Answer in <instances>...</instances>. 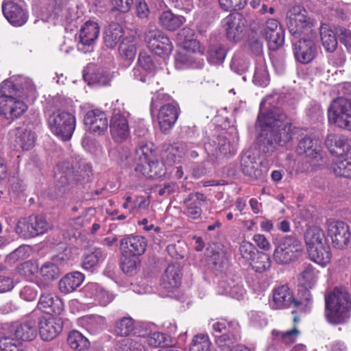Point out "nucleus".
<instances>
[{"label":"nucleus","mask_w":351,"mask_h":351,"mask_svg":"<svg viewBox=\"0 0 351 351\" xmlns=\"http://www.w3.org/2000/svg\"><path fill=\"white\" fill-rule=\"evenodd\" d=\"M256 125L260 128L257 146L260 152L268 154L291 141L296 129L283 110L267 103V99L260 104Z\"/></svg>","instance_id":"obj_1"},{"label":"nucleus","mask_w":351,"mask_h":351,"mask_svg":"<svg viewBox=\"0 0 351 351\" xmlns=\"http://www.w3.org/2000/svg\"><path fill=\"white\" fill-rule=\"evenodd\" d=\"M350 310L351 298L346 289L335 288L325 296L324 315L330 324H346L350 319Z\"/></svg>","instance_id":"obj_2"},{"label":"nucleus","mask_w":351,"mask_h":351,"mask_svg":"<svg viewBox=\"0 0 351 351\" xmlns=\"http://www.w3.org/2000/svg\"><path fill=\"white\" fill-rule=\"evenodd\" d=\"M57 167V186L59 188L66 189L76 183L87 182L93 174L90 165L84 160L76 162L75 165L69 161H64L59 163Z\"/></svg>","instance_id":"obj_3"},{"label":"nucleus","mask_w":351,"mask_h":351,"mask_svg":"<svg viewBox=\"0 0 351 351\" xmlns=\"http://www.w3.org/2000/svg\"><path fill=\"white\" fill-rule=\"evenodd\" d=\"M286 23L290 34L295 39L317 36L313 29V20L308 16V12L302 7H293L287 13Z\"/></svg>","instance_id":"obj_4"},{"label":"nucleus","mask_w":351,"mask_h":351,"mask_svg":"<svg viewBox=\"0 0 351 351\" xmlns=\"http://www.w3.org/2000/svg\"><path fill=\"white\" fill-rule=\"evenodd\" d=\"M48 126L55 136L64 141L70 140L75 129V117L71 112L58 110L47 118Z\"/></svg>","instance_id":"obj_5"},{"label":"nucleus","mask_w":351,"mask_h":351,"mask_svg":"<svg viewBox=\"0 0 351 351\" xmlns=\"http://www.w3.org/2000/svg\"><path fill=\"white\" fill-rule=\"evenodd\" d=\"M302 252V243L295 234L287 235L278 241L273 254L274 261L288 265L296 261Z\"/></svg>","instance_id":"obj_6"},{"label":"nucleus","mask_w":351,"mask_h":351,"mask_svg":"<svg viewBox=\"0 0 351 351\" xmlns=\"http://www.w3.org/2000/svg\"><path fill=\"white\" fill-rule=\"evenodd\" d=\"M238 324L234 322L221 319L212 326L215 342L221 351H232L239 338L235 334Z\"/></svg>","instance_id":"obj_7"},{"label":"nucleus","mask_w":351,"mask_h":351,"mask_svg":"<svg viewBox=\"0 0 351 351\" xmlns=\"http://www.w3.org/2000/svg\"><path fill=\"white\" fill-rule=\"evenodd\" d=\"M328 121L336 126L351 131V100L339 97L328 108Z\"/></svg>","instance_id":"obj_8"},{"label":"nucleus","mask_w":351,"mask_h":351,"mask_svg":"<svg viewBox=\"0 0 351 351\" xmlns=\"http://www.w3.org/2000/svg\"><path fill=\"white\" fill-rule=\"evenodd\" d=\"M51 225L42 215H31L21 218L16 225V232L24 237H34L45 233Z\"/></svg>","instance_id":"obj_9"},{"label":"nucleus","mask_w":351,"mask_h":351,"mask_svg":"<svg viewBox=\"0 0 351 351\" xmlns=\"http://www.w3.org/2000/svg\"><path fill=\"white\" fill-rule=\"evenodd\" d=\"M100 32L99 25L92 21H87L80 28L78 34L77 48L84 53L91 52Z\"/></svg>","instance_id":"obj_10"},{"label":"nucleus","mask_w":351,"mask_h":351,"mask_svg":"<svg viewBox=\"0 0 351 351\" xmlns=\"http://www.w3.org/2000/svg\"><path fill=\"white\" fill-rule=\"evenodd\" d=\"M327 228L328 235L330 237L334 247L343 250L348 246L351 234L347 223L342 221H329Z\"/></svg>","instance_id":"obj_11"},{"label":"nucleus","mask_w":351,"mask_h":351,"mask_svg":"<svg viewBox=\"0 0 351 351\" xmlns=\"http://www.w3.org/2000/svg\"><path fill=\"white\" fill-rule=\"evenodd\" d=\"M311 36L292 40L293 53L297 61L302 64L311 62L317 55V47Z\"/></svg>","instance_id":"obj_12"},{"label":"nucleus","mask_w":351,"mask_h":351,"mask_svg":"<svg viewBox=\"0 0 351 351\" xmlns=\"http://www.w3.org/2000/svg\"><path fill=\"white\" fill-rule=\"evenodd\" d=\"M247 21L239 12H234L227 16L223 21L228 40L237 43L241 40Z\"/></svg>","instance_id":"obj_13"},{"label":"nucleus","mask_w":351,"mask_h":351,"mask_svg":"<svg viewBox=\"0 0 351 351\" xmlns=\"http://www.w3.org/2000/svg\"><path fill=\"white\" fill-rule=\"evenodd\" d=\"M297 152L299 155H305L307 158L317 162H323L324 159V153L322 151L320 141L312 136H304L299 141Z\"/></svg>","instance_id":"obj_14"},{"label":"nucleus","mask_w":351,"mask_h":351,"mask_svg":"<svg viewBox=\"0 0 351 351\" xmlns=\"http://www.w3.org/2000/svg\"><path fill=\"white\" fill-rule=\"evenodd\" d=\"M110 130L112 138L117 142H122L129 136L130 129L125 113L120 110H113Z\"/></svg>","instance_id":"obj_15"},{"label":"nucleus","mask_w":351,"mask_h":351,"mask_svg":"<svg viewBox=\"0 0 351 351\" xmlns=\"http://www.w3.org/2000/svg\"><path fill=\"white\" fill-rule=\"evenodd\" d=\"M18 97H0V114L13 121L19 118L27 110V105Z\"/></svg>","instance_id":"obj_16"},{"label":"nucleus","mask_w":351,"mask_h":351,"mask_svg":"<svg viewBox=\"0 0 351 351\" xmlns=\"http://www.w3.org/2000/svg\"><path fill=\"white\" fill-rule=\"evenodd\" d=\"M2 11L6 19L14 26H21L27 21V12L14 0H4Z\"/></svg>","instance_id":"obj_17"},{"label":"nucleus","mask_w":351,"mask_h":351,"mask_svg":"<svg viewBox=\"0 0 351 351\" xmlns=\"http://www.w3.org/2000/svg\"><path fill=\"white\" fill-rule=\"evenodd\" d=\"M40 337L44 341H51L62 331L63 322L58 317L36 318Z\"/></svg>","instance_id":"obj_18"},{"label":"nucleus","mask_w":351,"mask_h":351,"mask_svg":"<svg viewBox=\"0 0 351 351\" xmlns=\"http://www.w3.org/2000/svg\"><path fill=\"white\" fill-rule=\"evenodd\" d=\"M240 169L243 173L252 180H257L262 176V169L256 161L252 150L243 151L240 157Z\"/></svg>","instance_id":"obj_19"},{"label":"nucleus","mask_w":351,"mask_h":351,"mask_svg":"<svg viewBox=\"0 0 351 351\" xmlns=\"http://www.w3.org/2000/svg\"><path fill=\"white\" fill-rule=\"evenodd\" d=\"M84 123L88 127L90 132L98 134L105 132L108 125L107 115L99 109L88 110L84 117Z\"/></svg>","instance_id":"obj_20"},{"label":"nucleus","mask_w":351,"mask_h":351,"mask_svg":"<svg viewBox=\"0 0 351 351\" xmlns=\"http://www.w3.org/2000/svg\"><path fill=\"white\" fill-rule=\"evenodd\" d=\"M147 246V239L140 235H128L120 241L121 253H128L137 256L145 253Z\"/></svg>","instance_id":"obj_21"},{"label":"nucleus","mask_w":351,"mask_h":351,"mask_svg":"<svg viewBox=\"0 0 351 351\" xmlns=\"http://www.w3.org/2000/svg\"><path fill=\"white\" fill-rule=\"evenodd\" d=\"M178 110L175 105L168 104L160 107L158 120L160 129L163 134H169L178 117Z\"/></svg>","instance_id":"obj_22"},{"label":"nucleus","mask_w":351,"mask_h":351,"mask_svg":"<svg viewBox=\"0 0 351 351\" xmlns=\"http://www.w3.org/2000/svg\"><path fill=\"white\" fill-rule=\"evenodd\" d=\"M207 202L206 197L201 193H191L184 200V214L193 219L200 218L202 213V206Z\"/></svg>","instance_id":"obj_23"},{"label":"nucleus","mask_w":351,"mask_h":351,"mask_svg":"<svg viewBox=\"0 0 351 351\" xmlns=\"http://www.w3.org/2000/svg\"><path fill=\"white\" fill-rule=\"evenodd\" d=\"M325 145L333 155L343 156L351 149V138L341 134H328Z\"/></svg>","instance_id":"obj_24"},{"label":"nucleus","mask_w":351,"mask_h":351,"mask_svg":"<svg viewBox=\"0 0 351 351\" xmlns=\"http://www.w3.org/2000/svg\"><path fill=\"white\" fill-rule=\"evenodd\" d=\"M12 144L14 149L29 150L34 146L35 135L26 128L19 127L12 132Z\"/></svg>","instance_id":"obj_25"},{"label":"nucleus","mask_w":351,"mask_h":351,"mask_svg":"<svg viewBox=\"0 0 351 351\" xmlns=\"http://www.w3.org/2000/svg\"><path fill=\"white\" fill-rule=\"evenodd\" d=\"M35 315V312L32 313L16 328L14 335L17 339L24 341H31L36 337L38 320L34 317Z\"/></svg>","instance_id":"obj_26"},{"label":"nucleus","mask_w":351,"mask_h":351,"mask_svg":"<svg viewBox=\"0 0 351 351\" xmlns=\"http://www.w3.org/2000/svg\"><path fill=\"white\" fill-rule=\"evenodd\" d=\"M182 276L180 264L178 263L171 264L166 268L162 276L161 285L164 289L171 291L180 285Z\"/></svg>","instance_id":"obj_27"},{"label":"nucleus","mask_w":351,"mask_h":351,"mask_svg":"<svg viewBox=\"0 0 351 351\" xmlns=\"http://www.w3.org/2000/svg\"><path fill=\"white\" fill-rule=\"evenodd\" d=\"M38 308L49 315H60L63 311L64 304L58 297L51 293H45L40 298Z\"/></svg>","instance_id":"obj_28"},{"label":"nucleus","mask_w":351,"mask_h":351,"mask_svg":"<svg viewBox=\"0 0 351 351\" xmlns=\"http://www.w3.org/2000/svg\"><path fill=\"white\" fill-rule=\"evenodd\" d=\"M61 269L55 263H44L40 270L43 279L37 280V286L41 289L47 288L50 283L58 279L61 274Z\"/></svg>","instance_id":"obj_29"},{"label":"nucleus","mask_w":351,"mask_h":351,"mask_svg":"<svg viewBox=\"0 0 351 351\" xmlns=\"http://www.w3.org/2000/svg\"><path fill=\"white\" fill-rule=\"evenodd\" d=\"M184 151L182 143H165L162 145L160 156L165 164L171 166L175 164L181 158Z\"/></svg>","instance_id":"obj_30"},{"label":"nucleus","mask_w":351,"mask_h":351,"mask_svg":"<svg viewBox=\"0 0 351 351\" xmlns=\"http://www.w3.org/2000/svg\"><path fill=\"white\" fill-rule=\"evenodd\" d=\"M295 298L287 285H281L273 291V302L276 308H287L294 305Z\"/></svg>","instance_id":"obj_31"},{"label":"nucleus","mask_w":351,"mask_h":351,"mask_svg":"<svg viewBox=\"0 0 351 351\" xmlns=\"http://www.w3.org/2000/svg\"><path fill=\"white\" fill-rule=\"evenodd\" d=\"M308 256L315 263L325 266L331 258L330 246L326 243L307 248Z\"/></svg>","instance_id":"obj_32"},{"label":"nucleus","mask_w":351,"mask_h":351,"mask_svg":"<svg viewBox=\"0 0 351 351\" xmlns=\"http://www.w3.org/2000/svg\"><path fill=\"white\" fill-rule=\"evenodd\" d=\"M218 285L220 294L228 295L237 300L242 299L245 293L243 285L232 279L221 280Z\"/></svg>","instance_id":"obj_33"},{"label":"nucleus","mask_w":351,"mask_h":351,"mask_svg":"<svg viewBox=\"0 0 351 351\" xmlns=\"http://www.w3.org/2000/svg\"><path fill=\"white\" fill-rule=\"evenodd\" d=\"M84 281V275L75 271L64 276L59 281V289L62 293H69L74 291L79 287Z\"/></svg>","instance_id":"obj_34"},{"label":"nucleus","mask_w":351,"mask_h":351,"mask_svg":"<svg viewBox=\"0 0 351 351\" xmlns=\"http://www.w3.org/2000/svg\"><path fill=\"white\" fill-rule=\"evenodd\" d=\"M137 169H139L143 174L151 178H161L165 176L167 173L165 162L158 161L156 158L148 162L138 166Z\"/></svg>","instance_id":"obj_35"},{"label":"nucleus","mask_w":351,"mask_h":351,"mask_svg":"<svg viewBox=\"0 0 351 351\" xmlns=\"http://www.w3.org/2000/svg\"><path fill=\"white\" fill-rule=\"evenodd\" d=\"M159 24L168 31H175L185 22V18L173 14L171 10L162 12L158 19Z\"/></svg>","instance_id":"obj_36"},{"label":"nucleus","mask_w":351,"mask_h":351,"mask_svg":"<svg viewBox=\"0 0 351 351\" xmlns=\"http://www.w3.org/2000/svg\"><path fill=\"white\" fill-rule=\"evenodd\" d=\"M123 35V30L119 24L117 23L109 24L104 32L105 45L109 49L114 48Z\"/></svg>","instance_id":"obj_37"},{"label":"nucleus","mask_w":351,"mask_h":351,"mask_svg":"<svg viewBox=\"0 0 351 351\" xmlns=\"http://www.w3.org/2000/svg\"><path fill=\"white\" fill-rule=\"evenodd\" d=\"M304 240L307 248L326 243V237L323 230L317 226L308 228L304 234Z\"/></svg>","instance_id":"obj_38"},{"label":"nucleus","mask_w":351,"mask_h":351,"mask_svg":"<svg viewBox=\"0 0 351 351\" xmlns=\"http://www.w3.org/2000/svg\"><path fill=\"white\" fill-rule=\"evenodd\" d=\"M106 257V252L101 248H95L93 252L86 254L82 261V267L84 269L93 271L99 262Z\"/></svg>","instance_id":"obj_39"},{"label":"nucleus","mask_w":351,"mask_h":351,"mask_svg":"<svg viewBox=\"0 0 351 351\" xmlns=\"http://www.w3.org/2000/svg\"><path fill=\"white\" fill-rule=\"evenodd\" d=\"M238 142L239 137L237 135L233 137L232 141L225 136L219 135V142H217L219 146V154L225 156L234 155L237 149Z\"/></svg>","instance_id":"obj_40"},{"label":"nucleus","mask_w":351,"mask_h":351,"mask_svg":"<svg viewBox=\"0 0 351 351\" xmlns=\"http://www.w3.org/2000/svg\"><path fill=\"white\" fill-rule=\"evenodd\" d=\"M67 341L70 347L76 351H86L90 345L88 339L77 330L70 332Z\"/></svg>","instance_id":"obj_41"},{"label":"nucleus","mask_w":351,"mask_h":351,"mask_svg":"<svg viewBox=\"0 0 351 351\" xmlns=\"http://www.w3.org/2000/svg\"><path fill=\"white\" fill-rule=\"evenodd\" d=\"M250 261V265L256 272L263 273L271 267V259L266 253L256 252Z\"/></svg>","instance_id":"obj_42"},{"label":"nucleus","mask_w":351,"mask_h":351,"mask_svg":"<svg viewBox=\"0 0 351 351\" xmlns=\"http://www.w3.org/2000/svg\"><path fill=\"white\" fill-rule=\"evenodd\" d=\"M138 64L141 69L152 75L156 73L158 68L157 58L145 51L140 52Z\"/></svg>","instance_id":"obj_43"},{"label":"nucleus","mask_w":351,"mask_h":351,"mask_svg":"<svg viewBox=\"0 0 351 351\" xmlns=\"http://www.w3.org/2000/svg\"><path fill=\"white\" fill-rule=\"evenodd\" d=\"M320 38L324 49L328 52H333L337 47V40L333 32L327 26H321Z\"/></svg>","instance_id":"obj_44"},{"label":"nucleus","mask_w":351,"mask_h":351,"mask_svg":"<svg viewBox=\"0 0 351 351\" xmlns=\"http://www.w3.org/2000/svg\"><path fill=\"white\" fill-rule=\"evenodd\" d=\"M23 88H19L16 84H14L12 81L6 80L3 81L0 86V97L23 98L26 96Z\"/></svg>","instance_id":"obj_45"},{"label":"nucleus","mask_w":351,"mask_h":351,"mask_svg":"<svg viewBox=\"0 0 351 351\" xmlns=\"http://www.w3.org/2000/svg\"><path fill=\"white\" fill-rule=\"evenodd\" d=\"M317 274L318 271L313 265H306L300 275V282L302 286L313 287L317 282Z\"/></svg>","instance_id":"obj_46"},{"label":"nucleus","mask_w":351,"mask_h":351,"mask_svg":"<svg viewBox=\"0 0 351 351\" xmlns=\"http://www.w3.org/2000/svg\"><path fill=\"white\" fill-rule=\"evenodd\" d=\"M211 342L207 335L197 334L193 338L189 351H210Z\"/></svg>","instance_id":"obj_47"},{"label":"nucleus","mask_w":351,"mask_h":351,"mask_svg":"<svg viewBox=\"0 0 351 351\" xmlns=\"http://www.w3.org/2000/svg\"><path fill=\"white\" fill-rule=\"evenodd\" d=\"M66 3L67 0H40V3L47 14L54 17L59 15Z\"/></svg>","instance_id":"obj_48"},{"label":"nucleus","mask_w":351,"mask_h":351,"mask_svg":"<svg viewBox=\"0 0 351 351\" xmlns=\"http://www.w3.org/2000/svg\"><path fill=\"white\" fill-rule=\"evenodd\" d=\"M311 287H306L303 286L299 289V300L294 301V306L302 311H307L310 309V304L312 301V295L309 291Z\"/></svg>","instance_id":"obj_49"},{"label":"nucleus","mask_w":351,"mask_h":351,"mask_svg":"<svg viewBox=\"0 0 351 351\" xmlns=\"http://www.w3.org/2000/svg\"><path fill=\"white\" fill-rule=\"evenodd\" d=\"M122 258L121 266L122 271L128 274H132L139 265L140 261L138 256L128 253H121Z\"/></svg>","instance_id":"obj_50"},{"label":"nucleus","mask_w":351,"mask_h":351,"mask_svg":"<svg viewBox=\"0 0 351 351\" xmlns=\"http://www.w3.org/2000/svg\"><path fill=\"white\" fill-rule=\"evenodd\" d=\"M88 77V84L97 86L108 85L111 81V74L103 69H98L90 75H84V77Z\"/></svg>","instance_id":"obj_51"},{"label":"nucleus","mask_w":351,"mask_h":351,"mask_svg":"<svg viewBox=\"0 0 351 351\" xmlns=\"http://www.w3.org/2000/svg\"><path fill=\"white\" fill-rule=\"evenodd\" d=\"M119 53L123 58L132 60L136 53V45L130 38H125L119 46Z\"/></svg>","instance_id":"obj_52"},{"label":"nucleus","mask_w":351,"mask_h":351,"mask_svg":"<svg viewBox=\"0 0 351 351\" xmlns=\"http://www.w3.org/2000/svg\"><path fill=\"white\" fill-rule=\"evenodd\" d=\"M267 41L268 47L270 50L276 51L282 47L285 42L284 29H277V32L268 34L264 36Z\"/></svg>","instance_id":"obj_53"},{"label":"nucleus","mask_w":351,"mask_h":351,"mask_svg":"<svg viewBox=\"0 0 351 351\" xmlns=\"http://www.w3.org/2000/svg\"><path fill=\"white\" fill-rule=\"evenodd\" d=\"M269 82L267 66L261 62L256 65L253 77V82L260 86H266Z\"/></svg>","instance_id":"obj_54"},{"label":"nucleus","mask_w":351,"mask_h":351,"mask_svg":"<svg viewBox=\"0 0 351 351\" xmlns=\"http://www.w3.org/2000/svg\"><path fill=\"white\" fill-rule=\"evenodd\" d=\"M156 55L160 57L169 56L173 49V45L167 36L164 37L149 49Z\"/></svg>","instance_id":"obj_55"},{"label":"nucleus","mask_w":351,"mask_h":351,"mask_svg":"<svg viewBox=\"0 0 351 351\" xmlns=\"http://www.w3.org/2000/svg\"><path fill=\"white\" fill-rule=\"evenodd\" d=\"M134 320L131 317H123L116 323L114 332L121 337L128 336L134 330Z\"/></svg>","instance_id":"obj_56"},{"label":"nucleus","mask_w":351,"mask_h":351,"mask_svg":"<svg viewBox=\"0 0 351 351\" xmlns=\"http://www.w3.org/2000/svg\"><path fill=\"white\" fill-rule=\"evenodd\" d=\"M148 344L154 347H165L171 343L169 336L160 332L149 334L147 337Z\"/></svg>","instance_id":"obj_57"},{"label":"nucleus","mask_w":351,"mask_h":351,"mask_svg":"<svg viewBox=\"0 0 351 351\" xmlns=\"http://www.w3.org/2000/svg\"><path fill=\"white\" fill-rule=\"evenodd\" d=\"M334 173L339 177L351 178V156L337 162L334 167Z\"/></svg>","instance_id":"obj_58"},{"label":"nucleus","mask_w":351,"mask_h":351,"mask_svg":"<svg viewBox=\"0 0 351 351\" xmlns=\"http://www.w3.org/2000/svg\"><path fill=\"white\" fill-rule=\"evenodd\" d=\"M0 348L3 351H23V345L19 339L4 336L0 338Z\"/></svg>","instance_id":"obj_59"},{"label":"nucleus","mask_w":351,"mask_h":351,"mask_svg":"<svg viewBox=\"0 0 351 351\" xmlns=\"http://www.w3.org/2000/svg\"><path fill=\"white\" fill-rule=\"evenodd\" d=\"M228 49L223 46L213 47L209 51L208 60L211 64H221L227 54Z\"/></svg>","instance_id":"obj_60"},{"label":"nucleus","mask_w":351,"mask_h":351,"mask_svg":"<svg viewBox=\"0 0 351 351\" xmlns=\"http://www.w3.org/2000/svg\"><path fill=\"white\" fill-rule=\"evenodd\" d=\"M118 347L121 351H145L144 346L141 342L130 338L119 341Z\"/></svg>","instance_id":"obj_61"},{"label":"nucleus","mask_w":351,"mask_h":351,"mask_svg":"<svg viewBox=\"0 0 351 351\" xmlns=\"http://www.w3.org/2000/svg\"><path fill=\"white\" fill-rule=\"evenodd\" d=\"M166 36L158 29H149L145 33V41L147 43L149 49L162 40Z\"/></svg>","instance_id":"obj_62"},{"label":"nucleus","mask_w":351,"mask_h":351,"mask_svg":"<svg viewBox=\"0 0 351 351\" xmlns=\"http://www.w3.org/2000/svg\"><path fill=\"white\" fill-rule=\"evenodd\" d=\"M219 3L226 11L241 10L247 5V0H219Z\"/></svg>","instance_id":"obj_63"},{"label":"nucleus","mask_w":351,"mask_h":351,"mask_svg":"<svg viewBox=\"0 0 351 351\" xmlns=\"http://www.w3.org/2000/svg\"><path fill=\"white\" fill-rule=\"evenodd\" d=\"M195 56L186 49H180L176 54V60L184 65L193 66L196 61Z\"/></svg>","instance_id":"obj_64"}]
</instances>
